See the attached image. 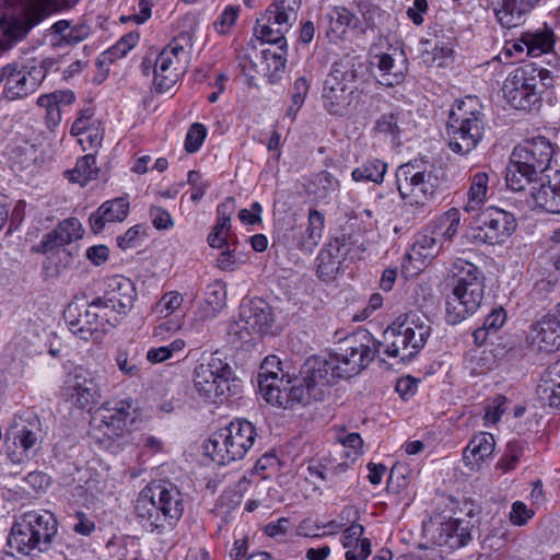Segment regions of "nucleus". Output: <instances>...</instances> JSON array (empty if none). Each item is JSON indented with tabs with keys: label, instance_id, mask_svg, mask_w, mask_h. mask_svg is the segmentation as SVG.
Instances as JSON below:
<instances>
[{
	"label": "nucleus",
	"instance_id": "obj_1",
	"mask_svg": "<svg viewBox=\"0 0 560 560\" xmlns=\"http://www.w3.org/2000/svg\"><path fill=\"white\" fill-rule=\"evenodd\" d=\"M9 11L0 16V56L27 38L52 12L72 5V0H7Z\"/></svg>",
	"mask_w": 560,
	"mask_h": 560
},
{
	"label": "nucleus",
	"instance_id": "obj_2",
	"mask_svg": "<svg viewBox=\"0 0 560 560\" xmlns=\"http://www.w3.org/2000/svg\"><path fill=\"white\" fill-rule=\"evenodd\" d=\"M486 130L483 106L477 96L457 100L451 108L446 136L448 148L459 155L472 152L481 142Z\"/></svg>",
	"mask_w": 560,
	"mask_h": 560
},
{
	"label": "nucleus",
	"instance_id": "obj_3",
	"mask_svg": "<svg viewBox=\"0 0 560 560\" xmlns=\"http://www.w3.org/2000/svg\"><path fill=\"white\" fill-rule=\"evenodd\" d=\"M58 522L48 511H28L18 516L8 536V545L23 556L36 558L51 549Z\"/></svg>",
	"mask_w": 560,
	"mask_h": 560
},
{
	"label": "nucleus",
	"instance_id": "obj_4",
	"mask_svg": "<svg viewBox=\"0 0 560 560\" xmlns=\"http://www.w3.org/2000/svg\"><path fill=\"white\" fill-rule=\"evenodd\" d=\"M555 78L548 69L528 63L514 69L503 82L504 100L515 109L538 112L545 90L553 86Z\"/></svg>",
	"mask_w": 560,
	"mask_h": 560
},
{
	"label": "nucleus",
	"instance_id": "obj_5",
	"mask_svg": "<svg viewBox=\"0 0 560 560\" xmlns=\"http://www.w3.org/2000/svg\"><path fill=\"white\" fill-rule=\"evenodd\" d=\"M256 428L247 420L236 419L214 432L205 444V453L219 465L243 459L253 448Z\"/></svg>",
	"mask_w": 560,
	"mask_h": 560
},
{
	"label": "nucleus",
	"instance_id": "obj_6",
	"mask_svg": "<svg viewBox=\"0 0 560 560\" xmlns=\"http://www.w3.org/2000/svg\"><path fill=\"white\" fill-rule=\"evenodd\" d=\"M396 185L406 203L424 207L433 198L440 179L433 164L415 160L397 168Z\"/></svg>",
	"mask_w": 560,
	"mask_h": 560
},
{
	"label": "nucleus",
	"instance_id": "obj_7",
	"mask_svg": "<svg viewBox=\"0 0 560 560\" xmlns=\"http://www.w3.org/2000/svg\"><path fill=\"white\" fill-rule=\"evenodd\" d=\"M133 400L130 398L104 402L92 416L89 431L91 439L109 446L128 431V424L133 421Z\"/></svg>",
	"mask_w": 560,
	"mask_h": 560
},
{
	"label": "nucleus",
	"instance_id": "obj_8",
	"mask_svg": "<svg viewBox=\"0 0 560 560\" xmlns=\"http://www.w3.org/2000/svg\"><path fill=\"white\" fill-rule=\"evenodd\" d=\"M362 67L360 57L351 55H345L334 62L325 79L323 91L324 105L330 114H338L345 106Z\"/></svg>",
	"mask_w": 560,
	"mask_h": 560
},
{
	"label": "nucleus",
	"instance_id": "obj_9",
	"mask_svg": "<svg viewBox=\"0 0 560 560\" xmlns=\"http://www.w3.org/2000/svg\"><path fill=\"white\" fill-rule=\"evenodd\" d=\"M192 47V35L180 32L156 56L153 83L163 93L170 91L182 75L180 61L186 60Z\"/></svg>",
	"mask_w": 560,
	"mask_h": 560
},
{
	"label": "nucleus",
	"instance_id": "obj_10",
	"mask_svg": "<svg viewBox=\"0 0 560 560\" xmlns=\"http://www.w3.org/2000/svg\"><path fill=\"white\" fill-rule=\"evenodd\" d=\"M378 348L366 329H359L339 342L334 353L345 378L358 375L374 360Z\"/></svg>",
	"mask_w": 560,
	"mask_h": 560
},
{
	"label": "nucleus",
	"instance_id": "obj_11",
	"mask_svg": "<svg viewBox=\"0 0 560 560\" xmlns=\"http://www.w3.org/2000/svg\"><path fill=\"white\" fill-rule=\"evenodd\" d=\"M234 372L231 365L212 353L194 370V387L200 398L215 401L231 390Z\"/></svg>",
	"mask_w": 560,
	"mask_h": 560
},
{
	"label": "nucleus",
	"instance_id": "obj_12",
	"mask_svg": "<svg viewBox=\"0 0 560 560\" xmlns=\"http://www.w3.org/2000/svg\"><path fill=\"white\" fill-rule=\"evenodd\" d=\"M44 439L43 424L33 412L15 416L7 431V453L13 464L30 459V452Z\"/></svg>",
	"mask_w": 560,
	"mask_h": 560
},
{
	"label": "nucleus",
	"instance_id": "obj_13",
	"mask_svg": "<svg viewBox=\"0 0 560 560\" xmlns=\"http://www.w3.org/2000/svg\"><path fill=\"white\" fill-rule=\"evenodd\" d=\"M515 228L516 221L512 213L497 207H488L475 217L469 237L475 244H502L512 235Z\"/></svg>",
	"mask_w": 560,
	"mask_h": 560
},
{
	"label": "nucleus",
	"instance_id": "obj_14",
	"mask_svg": "<svg viewBox=\"0 0 560 560\" xmlns=\"http://www.w3.org/2000/svg\"><path fill=\"white\" fill-rule=\"evenodd\" d=\"M296 19V11H288L284 5L272 2L265 13L257 19L255 35L269 44H284L285 33L289 32Z\"/></svg>",
	"mask_w": 560,
	"mask_h": 560
},
{
	"label": "nucleus",
	"instance_id": "obj_15",
	"mask_svg": "<svg viewBox=\"0 0 560 560\" xmlns=\"http://www.w3.org/2000/svg\"><path fill=\"white\" fill-rule=\"evenodd\" d=\"M273 322L270 305L262 299H253L241 306V320L231 327V334L248 341L253 334H266Z\"/></svg>",
	"mask_w": 560,
	"mask_h": 560
},
{
	"label": "nucleus",
	"instance_id": "obj_16",
	"mask_svg": "<svg viewBox=\"0 0 560 560\" xmlns=\"http://www.w3.org/2000/svg\"><path fill=\"white\" fill-rule=\"evenodd\" d=\"M553 153L552 143L547 138L538 136L515 147L511 158L515 163L523 165L526 172L538 175L549 168Z\"/></svg>",
	"mask_w": 560,
	"mask_h": 560
},
{
	"label": "nucleus",
	"instance_id": "obj_17",
	"mask_svg": "<svg viewBox=\"0 0 560 560\" xmlns=\"http://www.w3.org/2000/svg\"><path fill=\"white\" fill-rule=\"evenodd\" d=\"M485 294V282H472L466 287H454L446 301L447 320L459 323L474 314L480 306Z\"/></svg>",
	"mask_w": 560,
	"mask_h": 560
},
{
	"label": "nucleus",
	"instance_id": "obj_18",
	"mask_svg": "<svg viewBox=\"0 0 560 560\" xmlns=\"http://www.w3.org/2000/svg\"><path fill=\"white\" fill-rule=\"evenodd\" d=\"M65 390L70 402L79 409L91 408L101 396L97 376L81 368L68 375Z\"/></svg>",
	"mask_w": 560,
	"mask_h": 560
},
{
	"label": "nucleus",
	"instance_id": "obj_19",
	"mask_svg": "<svg viewBox=\"0 0 560 560\" xmlns=\"http://www.w3.org/2000/svg\"><path fill=\"white\" fill-rule=\"evenodd\" d=\"M4 69V86L2 95L8 101L24 100L40 86L31 67L16 61L7 63Z\"/></svg>",
	"mask_w": 560,
	"mask_h": 560
},
{
	"label": "nucleus",
	"instance_id": "obj_20",
	"mask_svg": "<svg viewBox=\"0 0 560 560\" xmlns=\"http://www.w3.org/2000/svg\"><path fill=\"white\" fill-rule=\"evenodd\" d=\"M393 323L411 359L415 358L424 347L431 334L429 319L417 313H407L397 317Z\"/></svg>",
	"mask_w": 560,
	"mask_h": 560
},
{
	"label": "nucleus",
	"instance_id": "obj_21",
	"mask_svg": "<svg viewBox=\"0 0 560 560\" xmlns=\"http://www.w3.org/2000/svg\"><path fill=\"white\" fill-rule=\"evenodd\" d=\"M302 374L305 384L317 390L343 377L334 353L307 359L303 365Z\"/></svg>",
	"mask_w": 560,
	"mask_h": 560
},
{
	"label": "nucleus",
	"instance_id": "obj_22",
	"mask_svg": "<svg viewBox=\"0 0 560 560\" xmlns=\"http://www.w3.org/2000/svg\"><path fill=\"white\" fill-rule=\"evenodd\" d=\"M261 395L267 402L282 407L283 409H290L296 404L306 405L312 398H318L322 395V390L311 388L304 381L303 383L293 385L290 388H282V385L272 387L269 384L262 383Z\"/></svg>",
	"mask_w": 560,
	"mask_h": 560
},
{
	"label": "nucleus",
	"instance_id": "obj_23",
	"mask_svg": "<svg viewBox=\"0 0 560 560\" xmlns=\"http://www.w3.org/2000/svg\"><path fill=\"white\" fill-rule=\"evenodd\" d=\"M91 34V27L85 23L59 20L48 27L44 36L49 39L54 49L74 46L85 40Z\"/></svg>",
	"mask_w": 560,
	"mask_h": 560
},
{
	"label": "nucleus",
	"instance_id": "obj_24",
	"mask_svg": "<svg viewBox=\"0 0 560 560\" xmlns=\"http://www.w3.org/2000/svg\"><path fill=\"white\" fill-rule=\"evenodd\" d=\"M162 491V482L153 483L143 488L135 504V514L139 523L150 532L158 529L154 516L161 514L162 499H159Z\"/></svg>",
	"mask_w": 560,
	"mask_h": 560
},
{
	"label": "nucleus",
	"instance_id": "obj_25",
	"mask_svg": "<svg viewBox=\"0 0 560 560\" xmlns=\"http://www.w3.org/2000/svg\"><path fill=\"white\" fill-rule=\"evenodd\" d=\"M159 493V499H162L161 514L155 515L153 521L158 523V529L173 527L184 513L183 494L175 485L166 482H162V491Z\"/></svg>",
	"mask_w": 560,
	"mask_h": 560
},
{
	"label": "nucleus",
	"instance_id": "obj_26",
	"mask_svg": "<svg viewBox=\"0 0 560 560\" xmlns=\"http://www.w3.org/2000/svg\"><path fill=\"white\" fill-rule=\"evenodd\" d=\"M530 339L540 350L547 352L560 348V315L556 310L532 325Z\"/></svg>",
	"mask_w": 560,
	"mask_h": 560
},
{
	"label": "nucleus",
	"instance_id": "obj_27",
	"mask_svg": "<svg viewBox=\"0 0 560 560\" xmlns=\"http://www.w3.org/2000/svg\"><path fill=\"white\" fill-rule=\"evenodd\" d=\"M82 225L77 218H69L60 222L56 229L47 233L39 245L37 252L48 253L62 247L82 237Z\"/></svg>",
	"mask_w": 560,
	"mask_h": 560
},
{
	"label": "nucleus",
	"instance_id": "obj_28",
	"mask_svg": "<svg viewBox=\"0 0 560 560\" xmlns=\"http://www.w3.org/2000/svg\"><path fill=\"white\" fill-rule=\"evenodd\" d=\"M128 212L129 201L126 197L105 201L90 215V228L95 234L100 233L106 222H121L127 218Z\"/></svg>",
	"mask_w": 560,
	"mask_h": 560
},
{
	"label": "nucleus",
	"instance_id": "obj_29",
	"mask_svg": "<svg viewBox=\"0 0 560 560\" xmlns=\"http://www.w3.org/2000/svg\"><path fill=\"white\" fill-rule=\"evenodd\" d=\"M107 301L114 303L125 313H129L137 298V291L133 282L122 276H114L108 279L104 292Z\"/></svg>",
	"mask_w": 560,
	"mask_h": 560
},
{
	"label": "nucleus",
	"instance_id": "obj_30",
	"mask_svg": "<svg viewBox=\"0 0 560 560\" xmlns=\"http://www.w3.org/2000/svg\"><path fill=\"white\" fill-rule=\"evenodd\" d=\"M469 523L458 520L448 518L441 523L436 541L441 546L451 549H457L466 546L471 540Z\"/></svg>",
	"mask_w": 560,
	"mask_h": 560
},
{
	"label": "nucleus",
	"instance_id": "obj_31",
	"mask_svg": "<svg viewBox=\"0 0 560 560\" xmlns=\"http://www.w3.org/2000/svg\"><path fill=\"white\" fill-rule=\"evenodd\" d=\"M494 438L481 432L475 435L463 452L464 463L469 469H478L480 464L490 457L494 451Z\"/></svg>",
	"mask_w": 560,
	"mask_h": 560
},
{
	"label": "nucleus",
	"instance_id": "obj_32",
	"mask_svg": "<svg viewBox=\"0 0 560 560\" xmlns=\"http://www.w3.org/2000/svg\"><path fill=\"white\" fill-rule=\"evenodd\" d=\"M364 527L360 524H352L343 530L341 544L347 549L346 560H365L372 552L371 541L363 538Z\"/></svg>",
	"mask_w": 560,
	"mask_h": 560
},
{
	"label": "nucleus",
	"instance_id": "obj_33",
	"mask_svg": "<svg viewBox=\"0 0 560 560\" xmlns=\"http://www.w3.org/2000/svg\"><path fill=\"white\" fill-rule=\"evenodd\" d=\"M497 21L502 27L512 28L522 25L529 11L522 0H491Z\"/></svg>",
	"mask_w": 560,
	"mask_h": 560
},
{
	"label": "nucleus",
	"instance_id": "obj_34",
	"mask_svg": "<svg viewBox=\"0 0 560 560\" xmlns=\"http://www.w3.org/2000/svg\"><path fill=\"white\" fill-rule=\"evenodd\" d=\"M443 244L429 224L425 230L416 236L410 258L421 260L423 264L433 260L443 249Z\"/></svg>",
	"mask_w": 560,
	"mask_h": 560
},
{
	"label": "nucleus",
	"instance_id": "obj_35",
	"mask_svg": "<svg viewBox=\"0 0 560 560\" xmlns=\"http://www.w3.org/2000/svg\"><path fill=\"white\" fill-rule=\"evenodd\" d=\"M326 18L329 21L326 35L335 43L343 37L348 27H359L358 18L343 7L334 8Z\"/></svg>",
	"mask_w": 560,
	"mask_h": 560
},
{
	"label": "nucleus",
	"instance_id": "obj_36",
	"mask_svg": "<svg viewBox=\"0 0 560 560\" xmlns=\"http://www.w3.org/2000/svg\"><path fill=\"white\" fill-rule=\"evenodd\" d=\"M376 343L378 353L383 352L389 358H398L402 362L411 360L399 331H396L394 323L383 331L382 339L376 340Z\"/></svg>",
	"mask_w": 560,
	"mask_h": 560
},
{
	"label": "nucleus",
	"instance_id": "obj_37",
	"mask_svg": "<svg viewBox=\"0 0 560 560\" xmlns=\"http://www.w3.org/2000/svg\"><path fill=\"white\" fill-rule=\"evenodd\" d=\"M341 256L338 241L320 250L317 257V275L322 280L329 281L335 278L341 265Z\"/></svg>",
	"mask_w": 560,
	"mask_h": 560
},
{
	"label": "nucleus",
	"instance_id": "obj_38",
	"mask_svg": "<svg viewBox=\"0 0 560 560\" xmlns=\"http://www.w3.org/2000/svg\"><path fill=\"white\" fill-rule=\"evenodd\" d=\"M372 65L377 67L380 72L378 81L381 84L385 86H395L402 82V69L396 65L394 58L389 54L383 52L374 55Z\"/></svg>",
	"mask_w": 560,
	"mask_h": 560
},
{
	"label": "nucleus",
	"instance_id": "obj_39",
	"mask_svg": "<svg viewBox=\"0 0 560 560\" xmlns=\"http://www.w3.org/2000/svg\"><path fill=\"white\" fill-rule=\"evenodd\" d=\"M521 42L527 48V54L530 56H539L544 52L552 50L555 45L553 31L547 25L542 30L534 33H524L521 36Z\"/></svg>",
	"mask_w": 560,
	"mask_h": 560
},
{
	"label": "nucleus",
	"instance_id": "obj_40",
	"mask_svg": "<svg viewBox=\"0 0 560 560\" xmlns=\"http://www.w3.org/2000/svg\"><path fill=\"white\" fill-rule=\"evenodd\" d=\"M430 225L443 245L451 243L460 225V212L456 208H451Z\"/></svg>",
	"mask_w": 560,
	"mask_h": 560
},
{
	"label": "nucleus",
	"instance_id": "obj_41",
	"mask_svg": "<svg viewBox=\"0 0 560 560\" xmlns=\"http://www.w3.org/2000/svg\"><path fill=\"white\" fill-rule=\"evenodd\" d=\"M324 226V214L315 209L310 210L307 228L299 242L300 248L305 252H313L322 240Z\"/></svg>",
	"mask_w": 560,
	"mask_h": 560
},
{
	"label": "nucleus",
	"instance_id": "obj_42",
	"mask_svg": "<svg viewBox=\"0 0 560 560\" xmlns=\"http://www.w3.org/2000/svg\"><path fill=\"white\" fill-rule=\"evenodd\" d=\"M450 272L455 279L454 287H466L472 282H485L482 271L472 262L462 258L453 261Z\"/></svg>",
	"mask_w": 560,
	"mask_h": 560
},
{
	"label": "nucleus",
	"instance_id": "obj_43",
	"mask_svg": "<svg viewBox=\"0 0 560 560\" xmlns=\"http://www.w3.org/2000/svg\"><path fill=\"white\" fill-rule=\"evenodd\" d=\"M489 176L486 172H478L471 177L470 187L467 194V203L464 207L466 212L478 210L487 200Z\"/></svg>",
	"mask_w": 560,
	"mask_h": 560
},
{
	"label": "nucleus",
	"instance_id": "obj_44",
	"mask_svg": "<svg viewBox=\"0 0 560 560\" xmlns=\"http://www.w3.org/2000/svg\"><path fill=\"white\" fill-rule=\"evenodd\" d=\"M284 373L281 369V361L276 355H268L262 361L258 373V388L261 393V386L269 384L272 387L283 385Z\"/></svg>",
	"mask_w": 560,
	"mask_h": 560
},
{
	"label": "nucleus",
	"instance_id": "obj_45",
	"mask_svg": "<svg viewBox=\"0 0 560 560\" xmlns=\"http://www.w3.org/2000/svg\"><path fill=\"white\" fill-rule=\"evenodd\" d=\"M387 164L381 160H369L361 166L354 168L351 177L354 182H372L381 184L384 179Z\"/></svg>",
	"mask_w": 560,
	"mask_h": 560
},
{
	"label": "nucleus",
	"instance_id": "obj_46",
	"mask_svg": "<svg viewBox=\"0 0 560 560\" xmlns=\"http://www.w3.org/2000/svg\"><path fill=\"white\" fill-rule=\"evenodd\" d=\"M107 298L102 295L94 299L90 304L93 308L102 316V320L106 324V326L110 329L116 327L122 318L127 316V313L122 312L118 306L114 303H110L106 300Z\"/></svg>",
	"mask_w": 560,
	"mask_h": 560
},
{
	"label": "nucleus",
	"instance_id": "obj_47",
	"mask_svg": "<svg viewBox=\"0 0 560 560\" xmlns=\"http://www.w3.org/2000/svg\"><path fill=\"white\" fill-rule=\"evenodd\" d=\"M505 320L506 314L502 307L492 310L486 317L482 327L474 331L475 342L481 346L487 340L488 335L495 334L504 325Z\"/></svg>",
	"mask_w": 560,
	"mask_h": 560
},
{
	"label": "nucleus",
	"instance_id": "obj_48",
	"mask_svg": "<svg viewBox=\"0 0 560 560\" xmlns=\"http://www.w3.org/2000/svg\"><path fill=\"white\" fill-rule=\"evenodd\" d=\"M97 173L96 158L93 154H86L77 161L75 167L70 172V180L84 186L96 178Z\"/></svg>",
	"mask_w": 560,
	"mask_h": 560
},
{
	"label": "nucleus",
	"instance_id": "obj_49",
	"mask_svg": "<svg viewBox=\"0 0 560 560\" xmlns=\"http://www.w3.org/2000/svg\"><path fill=\"white\" fill-rule=\"evenodd\" d=\"M537 177L536 174H532L524 170L523 165L515 163V161L511 160V164L506 170V185L514 191H521L525 188V186Z\"/></svg>",
	"mask_w": 560,
	"mask_h": 560
},
{
	"label": "nucleus",
	"instance_id": "obj_50",
	"mask_svg": "<svg viewBox=\"0 0 560 560\" xmlns=\"http://www.w3.org/2000/svg\"><path fill=\"white\" fill-rule=\"evenodd\" d=\"M65 320L69 327V330L78 338L88 341L89 337L85 336L84 329L88 328L86 314L81 313L78 305L69 304L63 312Z\"/></svg>",
	"mask_w": 560,
	"mask_h": 560
},
{
	"label": "nucleus",
	"instance_id": "obj_51",
	"mask_svg": "<svg viewBox=\"0 0 560 560\" xmlns=\"http://www.w3.org/2000/svg\"><path fill=\"white\" fill-rule=\"evenodd\" d=\"M308 90L310 84L304 77H300L294 81L291 92V104L285 110V116L289 117L291 121L295 120L296 115L303 106L306 95L308 94Z\"/></svg>",
	"mask_w": 560,
	"mask_h": 560
},
{
	"label": "nucleus",
	"instance_id": "obj_52",
	"mask_svg": "<svg viewBox=\"0 0 560 560\" xmlns=\"http://www.w3.org/2000/svg\"><path fill=\"white\" fill-rule=\"evenodd\" d=\"M532 196L538 207L551 213H559L556 185L541 184L538 188H534Z\"/></svg>",
	"mask_w": 560,
	"mask_h": 560
},
{
	"label": "nucleus",
	"instance_id": "obj_53",
	"mask_svg": "<svg viewBox=\"0 0 560 560\" xmlns=\"http://www.w3.org/2000/svg\"><path fill=\"white\" fill-rule=\"evenodd\" d=\"M184 303L183 295L177 291L164 293L154 305V312L161 318H167L180 310Z\"/></svg>",
	"mask_w": 560,
	"mask_h": 560
},
{
	"label": "nucleus",
	"instance_id": "obj_54",
	"mask_svg": "<svg viewBox=\"0 0 560 560\" xmlns=\"http://www.w3.org/2000/svg\"><path fill=\"white\" fill-rule=\"evenodd\" d=\"M86 319H88V328L83 331L85 336L89 337V340L101 341L103 337L109 331V328L102 320V316L97 314V312L93 308V306L89 303L85 308Z\"/></svg>",
	"mask_w": 560,
	"mask_h": 560
},
{
	"label": "nucleus",
	"instance_id": "obj_55",
	"mask_svg": "<svg viewBox=\"0 0 560 560\" xmlns=\"http://www.w3.org/2000/svg\"><path fill=\"white\" fill-rule=\"evenodd\" d=\"M186 346L185 340L175 339L167 346L152 348L147 352V360L153 364L164 362L182 352Z\"/></svg>",
	"mask_w": 560,
	"mask_h": 560
},
{
	"label": "nucleus",
	"instance_id": "obj_56",
	"mask_svg": "<svg viewBox=\"0 0 560 560\" xmlns=\"http://www.w3.org/2000/svg\"><path fill=\"white\" fill-rule=\"evenodd\" d=\"M523 456V444L518 441H511L506 444L504 455L497 463V468L503 472L515 469L520 458Z\"/></svg>",
	"mask_w": 560,
	"mask_h": 560
},
{
	"label": "nucleus",
	"instance_id": "obj_57",
	"mask_svg": "<svg viewBox=\"0 0 560 560\" xmlns=\"http://www.w3.org/2000/svg\"><path fill=\"white\" fill-rule=\"evenodd\" d=\"M400 113H388L383 114L376 121H375V131L384 135L389 136L393 139H397L400 133Z\"/></svg>",
	"mask_w": 560,
	"mask_h": 560
},
{
	"label": "nucleus",
	"instance_id": "obj_58",
	"mask_svg": "<svg viewBox=\"0 0 560 560\" xmlns=\"http://www.w3.org/2000/svg\"><path fill=\"white\" fill-rule=\"evenodd\" d=\"M115 362L118 370L128 377H136L140 373L136 358L129 357V353L125 348L117 349Z\"/></svg>",
	"mask_w": 560,
	"mask_h": 560
},
{
	"label": "nucleus",
	"instance_id": "obj_59",
	"mask_svg": "<svg viewBox=\"0 0 560 560\" xmlns=\"http://www.w3.org/2000/svg\"><path fill=\"white\" fill-rule=\"evenodd\" d=\"M206 137L207 128L200 122L192 124L186 135L185 150L189 153L197 152L202 145Z\"/></svg>",
	"mask_w": 560,
	"mask_h": 560
},
{
	"label": "nucleus",
	"instance_id": "obj_60",
	"mask_svg": "<svg viewBox=\"0 0 560 560\" xmlns=\"http://www.w3.org/2000/svg\"><path fill=\"white\" fill-rule=\"evenodd\" d=\"M231 224L217 222L208 235V243L212 248H224L230 245L229 236Z\"/></svg>",
	"mask_w": 560,
	"mask_h": 560
},
{
	"label": "nucleus",
	"instance_id": "obj_61",
	"mask_svg": "<svg viewBox=\"0 0 560 560\" xmlns=\"http://www.w3.org/2000/svg\"><path fill=\"white\" fill-rule=\"evenodd\" d=\"M225 296L226 292L221 284L215 283L209 287L206 303L211 307L212 316H214L220 310L224 307Z\"/></svg>",
	"mask_w": 560,
	"mask_h": 560
},
{
	"label": "nucleus",
	"instance_id": "obj_62",
	"mask_svg": "<svg viewBox=\"0 0 560 560\" xmlns=\"http://www.w3.org/2000/svg\"><path fill=\"white\" fill-rule=\"evenodd\" d=\"M483 354V352L472 351L465 358V369L471 375H480L490 370V366L487 365L488 358Z\"/></svg>",
	"mask_w": 560,
	"mask_h": 560
},
{
	"label": "nucleus",
	"instance_id": "obj_63",
	"mask_svg": "<svg viewBox=\"0 0 560 560\" xmlns=\"http://www.w3.org/2000/svg\"><path fill=\"white\" fill-rule=\"evenodd\" d=\"M142 235H144L142 225H135L128 229L124 235L117 237V245L124 250L137 247L140 245Z\"/></svg>",
	"mask_w": 560,
	"mask_h": 560
},
{
	"label": "nucleus",
	"instance_id": "obj_64",
	"mask_svg": "<svg viewBox=\"0 0 560 560\" xmlns=\"http://www.w3.org/2000/svg\"><path fill=\"white\" fill-rule=\"evenodd\" d=\"M238 15V9L235 7H228L214 23V28L220 34H226L229 30L235 24Z\"/></svg>",
	"mask_w": 560,
	"mask_h": 560
}]
</instances>
